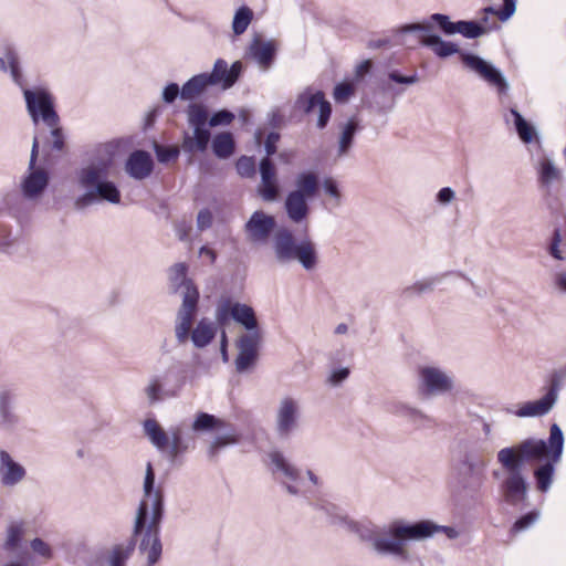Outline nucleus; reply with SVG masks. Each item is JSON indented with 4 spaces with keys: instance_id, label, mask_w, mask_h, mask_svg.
Listing matches in <instances>:
<instances>
[{
    "instance_id": "nucleus-2",
    "label": "nucleus",
    "mask_w": 566,
    "mask_h": 566,
    "mask_svg": "<svg viewBox=\"0 0 566 566\" xmlns=\"http://www.w3.org/2000/svg\"><path fill=\"white\" fill-rule=\"evenodd\" d=\"M335 524H347L361 541L370 544L377 555L395 558H408V542H423L443 533L449 539L459 537V532L451 526L439 525L432 520H419L409 522L396 518L385 525H376L369 521L354 522L345 516L336 515Z\"/></svg>"
},
{
    "instance_id": "nucleus-34",
    "label": "nucleus",
    "mask_w": 566,
    "mask_h": 566,
    "mask_svg": "<svg viewBox=\"0 0 566 566\" xmlns=\"http://www.w3.org/2000/svg\"><path fill=\"white\" fill-rule=\"evenodd\" d=\"M105 174V168L101 166L91 165L78 172V182L82 187L92 190L96 188Z\"/></svg>"
},
{
    "instance_id": "nucleus-12",
    "label": "nucleus",
    "mask_w": 566,
    "mask_h": 566,
    "mask_svg": "<svg viewBox=\"0 0 566 566\" xmlns=\"http://www.w3.org/2000/svg\"><path fill=\"white\" fill-rule=\"evenodd\" d=\"M460 57L465 67L475 73L490 86L494 87L499 94H505L507 92L509 83L505 76L492 63L471 53H461Z\"/></svg>"
},
{
    "instance_id": "nucleus-46",
    "label": "nucleus",
    "mask_w": 566,
    "mask_h": 566,
    "mask_svg": "<svg viewBox=\"0 0 566 566\" xmlns=\"http://www.w3.org/2000/svg\"><path fill=\"white\" fill-rule=\"evenodd\" d=\"M516 11V0H503V6L500 9L488 7L484 12L496 15L501 21H507Z\"/></svg>"
},
{
    "instance_id": "nucleus-38",
    "label": "nucleus",
    "mask_w": 566,
    "mask_h": 566,
    "mask_svg": "<svg viewBox=\"0 0 566 566\" xmlns=\"http://www.w3.org/2000/svg\"><path fill=\"white\" fill-rule=\"evenodd\" d=\"M565 237L566 233H563V231L559 228H555L553 230V234L549 239V242L547 243L546 249L548 254L557 261L566 260V253L562 244Z\"/></svg>"
},
{
    "instance_id": "nucleus-6",
    "label": "nucleus",
    "mask_w": 566,
    "mask_h": 566,
    "mask_svg": "<svg viewBox=\"0 0 566 566\" xmlns=\"http://www.w3.org/2000/svg\"><path fill=\"white\" fill-rule=\"evenodd\" d=\"M303 415L302 399L293 395L279 398L274 410V431L282 439H290L301 427Z\"/></svg>"
},
{
    "instance_id": "nucleus-56",
    "label": "nucleus",
    "mask_w": 566,
    "mask_h": 566,
    "mask_svg": "<svg viewBox=\"0 0 566 566\" xmlns=\"http://www.w3.org/2000/svg\"><path fill=\"white\" fill-rule=\"evenodd\" d=\"M11 230L3 223H0V251L10 253L13 240L10 239Z\"/></svg>"
},
{
    "instance_id": "nucleus-59",
    "label": "nucleus",
    "mask_w": 566,
    "mask_h": 566,
    "mask_svg": "<svg viewBox=\"0 0 566 566\" xmlns=\"http://www.w3.org/2000/svg\"><path fill=\"white\" fill-rule=\"evenodd\" d=\"M51 127L52 149L61 151L64 148V134L62 128L57 125Z\"/></svg>"
},
{
    "instance_id": "nucleus-4",
    "label": "nucleus",
    "mask_w": 566,
    "mask_h": 566,
    "mask_svg": "<svg viewBox=\"0 0 566 566\" xmlns=\"http://www.w3.org/2000/svg\"><path fill=\"white\" fill-rule=\"evenodd\" d=\"M273 250L280 263L298 261L305 270H312L317 262L314 243L307 238L297 241L292 231L285 227L274 231Z\"/></svg>"
},
{
    "instance_id": "nucleus-22",
    "label": "nucleus",
    "mask_w": 566,
    "mask_h": 566,
    "mask_svg": "<svg viewBox=\"0 0 566 566\" xmlns=\"http://www.w3.org/2000/svg\"><path fill=\"white\" fill-rule=\"evenodd\" d=\"M241 71L242 63L240 61H235L229 69L228 63L224 60L218 59L214 62L212 72L208 73V78H210L211 85L221 84L222 87L227 90L237 82Z\"/></svg>"
},
{
    "instance_id": "nucleus-58",
    "label": "nucleus",
    "mask_w": 566,
    "mask_h": 566,
    "mask_svg": "<svg viewBox=\"0 0 566 566\" xmlns=\"http://www.w3.org/2000/svg\"><path fill=\"white\" fill-rule=\"evenodd\" d=\"M349 369L347 367H340L333 369L328 376V384L332 386H339L349 376Z\"/></svg>"
},
{
    "instance_id": "nucleus-5",
    "label": "nucleus",
    "mask_w": 566,
    "mask_h": 566,
    "mask_svg": "<svg viewBox=\"0 0 566 566\" xmlns=\"http://www.w3.org/2000/svg\"><path fill=\"white\" fill-rule=\"evenodd\" d=\"M270 469L274 479L284 490L294 496H306L311 490L306 486L304 474L285 454L279 450L269 453Z\"/></svg>"
},
{
    "instance_id": "nucleus-10",
    "label": "nucleus",
    "mask_w": 566,
    "mask_h": 566,
    "mask_svg": "<svg viewBox=\"0 0 566 566\" xmlns=\"http://www.w3.org/2000/svg\"><path fill=\"white\" fill-rule=\"evenodd\" d=\"M25 105L32 122L36 125L40 119L46 126L57 125L60 117L54 109L52 95L44 88L23 90Z\"/></svg>"
},
{
    "instance_id": "nucleus-16",
    "label": "nucleus",
    "mask_w": 566,
    "mask_h": 566,
    "mask_svg": "<svg viewBox=\"0 0 566 566\" xmlns=\"http://www.w3.org/2000/svg\"><path fill=\"white\" fill-rule=\"evenodd\" d=\"M189 266L185 262L172 264L168 271V289L171 293L180 294L182 298L186 296L199 297V291L192 280L188 277Z\"/></svg>"
},
{
    "instance_id": "nucleus-41",
    "label": "nucleus",
    "mask_w": 566,
    "mask_h": 566,
    "mask_svg": "<svg viewBox=\"0 0 566 566\" xmlns=\"http://www.w3.org/2000/svg\"><path fill=\"white\" fill-rule=\"evenodd\" d=\"M559 170L554 166L552 160L544 159L541 163L539 181L543 186L549 187L554 181L559 179Z\"/></svg>"
},
{
    "instance_id": "nucleus-42",
    "label": "nucleus",
    "mask_w": 566,
    "mask_h": 566,
    "mask_svg": "<svg viewBox=\"0 0 566 566\" xmlns=\"http://www.w3.org/2000/svg\"><path fill=\"white\" fill-rule=\"evenodd\" d=\"M307 199L300 191H291L285 200L286 212H307Z\"/></svg>"
},
{
    "instance_id": "nucleus-28",
    "label": "nucleus",
    "mask_w": 566,
    "mask_h": 566,
    "mask_svg": "<svg viewBox=\"0 0 566 566\" xmlns=\"http://www.w3.org/2000/svg\"><path fill=\"white\" fill-rule=\"evenodd\" d=\"M217 333L216 324L209 318H201L197 326L191 329L190 335L193 345L203 348L211 343Z\"/></svg>"
},
{
    "instance_id": "nucleus-13",
    "label": "nucleus",
    "mask_w": 566,
    "mask_h": 566,
    "mask_svg": "<svg viewBox=\"0 0 566 566\" xmlns=\"http://www.w3.org/2000/svg\"><path fill=\"white\" fill-rule=\"evenodd\" d=\"M295 108L304 114H311L318 108L316 126L319 129H324L327 126L332 114L331 103L325 99L324 93L321 91L313 92L311 88L305 90L297 96Z\"/></svg>"
},
{
    "instance_id": "nucleus-9",
    "label": "nucleus",
    "mask_w": 566,
    "mask_h": 566,
    "mask_svg": "<svg viewBox=\"0 0 566 566\" xmlns=\"http://www.w3.org/2000/svg\"><path fill=\"white\" fill-rule=\"evenodd\" d=\"M231 318L244 327V334H263L254 310L251 306L234 302L230 298L221 300L216 308L217 323L223 326L228 324Z\"/></svg>"
},
{
    "instance_id": "nucleus-47",
    "label": "nucleus",
    "mask_w": 566,
    "mask_h": 566,
    "mask_svg": "<svg viewBox=\"0 0 566 566\" xmlns=\"http://www.w3.org/2000/svg\"><path fill=\"white\" fill-rule=\"evenodd\" d=\"M192 231V220H187L185 217H182L181 219L175 221V232L180 241L191 242Z\"/></svg>"
},
{
    "instance_id": "nucleus-3",
    "label": "nucleus",
    "mask_w": 566,
    "mask_h": 566,
    "mask_svg": "<svg viewBox=\"0 0 566 566\" xmlns=\"http://www.w3.org/2000/svg\"><path fill=\"white\" fill-rule=\"evenodd\" d=\"M164 516V495L155 488V471L147 462L143 483V497L137 509L133 536L126 543L115 545L108 556V566H125L135 549V537L142 536L139 551L147 557L148 566H154L160 558V523Z\"/></svg>"
},
{
    "instance_id": "nucleus-61",
    "label": "nucleus",
    "mask_w": 566,
    "mask_h": 566,
    "mask_svg": "<svg viewBox=\"0 0 566 566\" xmlns=\"http://www.w3.org/2000/svg\"><path fill=\"white\" fill-rule=\"evenodd\" d=\"M389 80L399 84L412 85L419 81L418 75L415 73L409 76L401 75L398 71H391L388 74Z\"/></svg>"
},
{
    "instance_id": "nucleus-43",
    "label": "nucleus",
    "mask_w": 566,
    "mask_h": 566,
    "mask_svg": "<svg viewBox=\"0 0 566 566\" xmlns=\"http://www.w3.org/2000/svg\"><path fill=\"white\" fill-rule=\"evenodd\" d=\"M188 448L189 444L182 440L180 428L171 429L169 446L167 448L169 457L174 459Z\"/></svg>"
},
{
    "instance_id": "nucleus-39",
    "label": "nucleus",
    "mask_w": 566,
    "mask_h": 566,
    "mask_svg": "<svg viewBox=\"0 0 566 566\" xmlns=\"http://www.w3.org/2000/svg\"><path fill=\"white\" fill-rule=\"evenodd\" d=\"M389 411L396 416L411 420L426 418V415L420 409L400 401L392 402L389 407Z\"/></svg>"
},
{
    "instance_id": "nucleus-32",
    "label": "nucleus",
    "mask_w": 566,
    "mask_h": 566,
    "mask_svg": "<svg viewBox=\"0 0 566 566\" xmlns=\"http://www.w3.org/2000/svg\"><path fill=\"white\" fill-rule=\"evenodd\" d=\"M25 533V523L23 521H12L6 528V538L3 549L10 553L15 552L22 544Z\"/></svg>"
},
{
    "instance_id": "nucleus-31",
    "label": "nucleus",
    "mask_w": 566,
    "mask_h": 566,
    "mask_svg": "<svg viewBox=\"0 0 566 566\" xmlns=\"http://www.w3.org/2000/svg\"><path fill=\"white\" fill-rule=\"evenodd\" d=\"M143 427L154 447L159 451H166L169 446V437L159 423L155 419L148 418L144 421Z\"/></svg>"
},
{
    "instance_id": "nucleus-49",
    "label": "nucleus",
    "mask_w": 566,
    "mask_h": 566,
    "mask_svg": "<svg viewBox=\"0 0 566 566\" xmlns=\"http://www.w3.org/2000/svg\"><path fill=\"white\" fill-rule=\"evenodd\" d=\"M8 57L10 60V62H11V67H10L9 72H10V76H11L12 81L19 87L24 90L25 88L24 87L25 83H24V78H23V75H22V72H21V69H20V57H19V54L18 53H10Z\"/></svg>"
},
{
    "instance_id": "nucleus-52",
    "label": "nucleus",
    "mask_w": 566,
    "mask_h": 566,
    "mask_svg": "<svg viewBox=\"0 0 566 566\" xmlns=\"http://www.w3.org/2000/svg\"><path fill=\"white\" fill-rule=\"evenodd\" d=\"M237 171L241 177H253L255 174V161L252 157L242 156L237 161Z\"/></svg>"
},
{
    "instance_id": "nucleus-25",
    "label": "nucleus",
    "mask_w": 566,
    "mask_h": 566,
    "mask_svg": "<svg viewBox=\"0 0 566 566\" xmlns=\"http://www.w3.org/2000/svg\"><path fill=\"white\" fill-rule=\"evenodd\" d=\"M275 53V43L273 41H263L260 38H254L248 50V55L252 57L263 71L271 67Z\"/></svg>"
},
{
    "instance_id": "nucleus-54",
    "label": "nucleus",
    "mask_w": 566,
    "mask_h": 566,
    "mask_svg": "<svg viewBox=\"0 0 566 566\" xmlns=\"http://www.w3.org/2000/svg\"><path fill=\"white\" fill-rule=\"evenodd\" d=\"M154 149L159 163H168L179 155V150L176 147H165L157 143L154 144Z\"/></svg>"
},
{
    "instance_id": "nucleus-55",
    "label": "nucleus",
    "mask_w": 566,
    "mask_h": 566,
    "mask_svg": "<svg viewBox=\"0 0 566 566\" xmlns=\"http://www.w3.org/2000/svg\"><path fill=\"white\" fill-rule=\"evenodd\" d=\"M437 283H438V279H436V277L424 279L422 281L416 282L413 285L408 287L407 291L417 293V294L430 292L433 290V287Z\"/></svg>"
},
{
    "instance_id": "nucleus-17",
    "label": "nucleus",
    "mask_w": 566,
    "mask_h": 566,
    "mask_svg": "<svg viewBox=\"0 0 566 566\" xmlns=\"http://www.w3.org/2000/svg\"><path fill=\"white\" fill-rule=\"evenodd\" d=\"M199 297L186 296L182 298L180 308L177 312L175 334L177 340L182 344L190 335L193 321L198 312Z\"/></svg>"
},
{
    "instance_id": "nucleus-21",
    "label": "nucleus",
    "mask_w": 566,
    "mask_h": 566,
    "mask_svg": "<svg viewBox=\"0 0 566 566\" xmlns=\"http://www.w3.org/2000/svg\"><path fill=\"white\" fill-rule=\"evenodd\" d=\"M261 182L258 192L265 201H275L279 197L276 170L272 160L268 157L260 161Z\"/></svg>"
},
{
    "instance_id": "nucleus-15",
    "label": "nucleus",
    "mask_w": 566,
    "mask_h": 566,
    "mask_svg": "<svg viewBox=\"0 0 566 566\" xmlns=\"http://www.w3.org/2000/svg\"><path fill=\"white\" fill-rule=\"evenodd\" d=\"M558 400V387L552 384L546 394L538 400H530L522 403L512 413L518 418H537L551 412Z\"/></svg>"
},
{
    "instance_id": "nucleus-53",
    "label": "nucleus",
    "mask_w": 566,
    "mask_h": 566,
    "mask_svg": "<svg viewBox=\"0 0 566 566\" xmlns=\"http://www.w3.org/2000/svg\"><path fill=\"white\" fill-rule=\"evenodd\" d=\"M30 547L34 554L45 559H50L53 556L52 547L40 537L33 538L30 542Z\"/></svg>"
},
{
    "instance_id": "nucleus-26",
    "label": "nucleus",
    "mask_w": 566,
    "mask_h": 566,
    "mask_svg": "<svg viewBox=\"0 0 566 566\" xmlns=\"http://www.w3.org/2000/svg\"><path fill=\"white\" fill-rule=\"evenodd\" d=\"M154 168L151 156L144 150L132 153L126 161L127 174L138 180L147 178Z\"/></svg>"
},
{
    "instance_id": "nucleus-11",
    "label": "nucleus",
    "mask_w": 566,
    "mask_h": 566,
    "mask_svg": "<svg viewBox=\"0 0 566 566\" xmlns=\"http://www.w3.org/2000/svg\"><path fill=\"white\" fill-rule=\"evenodd\" d=\"M39 155V139L34 136L28 165V174L22 179L20 188L28 199L39 198L49 185V172L41 167H35Z\"/></svg>"
},
{
    "instance_id": "nucleus-1",
    "label": "nucleus",
    "mask_w": 566,
    "mask_h": 566,
    "mask_svg": "<svg viewBox=\"0 0 566 566\" xmlns=\"http://www.w3.org/2000/svg\"><path fill=\"white\" fill-rule=\"evenodd\" d=\"M564 450V434L557 423L549 429L548 441L543 439H526L515 446L505 447L496 454L504 473L499 485L500 493L505 503L517 506L525 502L528 495V483L523 467L526 462L547 461L534 470L536 488L546 493L554 481L555 464H557Z\"/></svg>"
},
{
    "instance_id": "nucleus-7",
    "label": "nucleus",
    "mask_w": 566,
    "mask_h": 566,
    "mask_svg": "<svg viewBox=\"0 0 566 566\" xmlns=\"http://www.w3.org/2000/svg\"><path fill=\"white\" fill-rule=\"evenodd\" d=\"M418 390L424 397H438L455 389L452 371L433 364L419 366L417 370Z\"/></svg>"
},
{
    "instance_id": "nucleus-24",
    "label": "nucleus",
    "mask_w": 566,
    "mask_h": 566,
    "mask_svg": "<svg viewBox=\"0 0 566 566\" xmlns=\"http://www.w3.org/2000/svg\"><path fill=\"white\" fill-rule=\"evenodd\" d=\"M119 198L120 195L116 186L111 181H103L96 185L95 189L87 190L83 196H81L77 199L76 205L82 209L98 201L99 199L116 203L119 202Z\"/></svg>"
},
{
    "instance_id": "nucleus-60",
    "label": "nucleus",
    "mask_w": 566,
    "mask_h": 566,
    "mask_svg": "<svg viewBox=\"0 0 566 566\" xmlns=\"http://www.w3.org/2000/svg\"><path fill=\"white\" fill-rule=\"evenodd\" d=\"M354 90L348 83L337 84L334 88V98L336 102H345L353 94Z\"/></svg>"
},
{
    "instance_id": "nucleus-20",
    "label": "nucleus",
    "mask_w": 566,
    "mask_h": 566,
    "mask_svg": "<svg viewBox=\"0 0 566 566\" xmlns=\"http://www.w3.org/2000/svg\"><path fill=\"white\" fill-rule=\"evenodd\" d=\"M175 364L168 365L167 369L161 374H155L149 377L148 384L144 388L149 405L161 401L165 397L175 395V390L166 388L170 377L174 374Z\"/></svg>"
},
{
    "instance_id": "nucleus-19",
    "label": "nucleus",
    "mask_w": 566,
    "mask_h": 566,
    "mask_svg": "<svg viewBox=\"0 0 566 566\" xmlns=\"http://www.w3.org/2000/svg\"><path fill=\"white\" fill-rule=\"evenodd\" d=\"M274 229L275 220L271 214H251L245 223L247 238L255 244L266 243Z\"/></svg>"
},
{
    "instance_id": "nucleus-27",
    "label": "nucleus",
    "mask_w": 566,
    "mask_h": 566,
    "mask_svg": "<svg viewBox=\"0 0 566 566\" xmlns=\"http://www.w3.org/2000/svg\"><path fill=\"white\" fill-rule=\"evenodd\" d=\"M420 43L423 46L430 48L437 56L442 59L451 56L455 53H462L455 43L443 41L437 34L422 35L420 38Z\"/></svg>"
},
{
    "instance_id": "nucleus-48",
    "label": "nucleus",
    "mask_w": 566,
    "mask_h": 566,
    "mask_svg": "<svg viewBox=\"0 0 566 566\" xmlns=\"http://www.w3.org/2000/svg\"><path fill=\"white\" fill-rule=\"evenodd\" d=\"M538 518H539L538 511L528 512L515 521L511 531H512V533H520V532L526 531L533 524H535Z\"/></svg>"
},
{
    "instance_id": "nucleus-45",
    "label": "nucleus",
    "mask_w": 566,
    "mask_h": 566,
    "mask_svg": "<svg viewBox=\"0 0 566 566\" xmlns=\"http://www.w3.org/2000/svg\"><path fill=\"white\" fill-rule=\"evenodd\" d=\"M458 32L468 39H475L486 32V29L475 21H458Z\"/></svg>"
},
{
    "instance_id": "nucleus-40",
    "label": "nucleus",
    "mask_w": 566,
    "mask_h": 566,
    "mask_svg": "<svg viewBox=\"0 0 566 566\" xmlns=\"http://www.w3.org/2000/svg\"><path fill=\"white\" fill-rule=\"evenodd\" d=\"M514 117V124L520 138L524 143H531L534 139V128L524 119V117L514 108L511 109Z\"/></svg>"
},
{
    "instance_id": "nucleus-51",
    "label": "nucleus",
    "mask_w": 566,
    "mask_h": 566,
    "mask_svg": "<svg viewBox=\"0 0 566 566\" xmlns=\"http://www.w3.org/2000/svg\"><path fill=\"white\" fill-rule=\"evenodd\" d=\"M430 19L448 35L455 34L458 32V22L450 21V18L446 14L433 13Z\"/></svg>"
},
{
    "instance_id": "nucleus-63",
    "label": "nucleus",
    "mask_w": 566,
    "mask_h": 566,
    "mask_svg": "<svg viewBox=\"0 0 566 566\" xmlns=\"http://www.w3.org/2000/svg\"><path fill=\"white\" fill-rule=\"evenodd\" d=\"M454 198H455V191L450 187H444L438 191L436 200L440 205L446 206V205L450 203L451 201H453Z\"/></svg>"
},
{
    "instance_id": "nucleus-62",
    "label": "nucleus",
    "mask_w": 566,
    "mask_h": 566,
    "mask_svg": "<svg viewBox=\"0 0 566 566\" xmlns=\"http://www.w3.org/2000/svg\"><path fill=\"white\" fill-rule=\"evenodd\" d=\"M181 90L179 88L178 84L170 83L168 84L164 91H163V99L167 104H171L175 102V99L180 94Z\"/></svg>"
},
{
    "instance_id": "nucleus-14",
    "label": "nucleus",
    "mask_w": 566,
    "mask_h": 566,
    "mask_svg": "<svg viewBox=\"0 0 566 566\" xmlns=\"http://www.w3.org/2000/svg\"><path fill=\"white\" fill-rule=\"evenodd\" d=\"M263 340V334H241L237 342L238 356L235 358V369L238 373H244L251 368L256 358L258 352Z\"/></svg>"
},
{
    "instance_id": "nucleus-29",
    "label": "nucleus",
    "mask_w": 566,
    "mask_h": 566,
    "mask_svg": "<svg viewBox=\"0 0 566 566\" xmlns=\"http://www.w3.org/2000/svg\"><path fill=\"white\" fill-rule=\"evenodd\" d=\"M193 128L192 136L186 135L184 140V149L187 151H205L210 142V132L207 126H191Z\"/></svg>"
},
{
    "instance_id": "nucleus-23",
    "label": "nucleus",
    "mask_w": 566,
    "mask_h": 566,
    "mask_svg": "<svg viewBox=\"0 0 566 566\" xmlns=\"http://www.w3.org/2000/svg\"><path fill=\"white\" fill-rule=\"evenodd\" d=\"M15 395L9 388L0 389V430L13 432L20 422L19 416L14 412Z\"/></svg>"
},
{
    "instance_id": "nucleus-33",
    "label": "nucleus",
    "mask_w": 566,
    "mask_h": 566,
    "mask_svg": "<svg viewBox=\"0 0 566 566\" xmlns=\"http://www.w3.org/2000/svg\"><path fill=\"white\" fill-rule=\"evenodd\" d=\"M358 129V124L354 119H349L343 127L338 139L337 158H343L348 155L353 144L354 137Z\"/></svg>"
},
{
    "instance_id": "nucleus-37",
    "label": "nucleus",
    "mask_w": 566,
    "mask_h": 566,
    "mask_svg": "<svg viewBox=\"0 0 566 566\" xmlns=\"http://www.w3.org/2000/svg\"><path fill=\"white\" fill-rule=\"evenodd\" d=\"M253 19V11L247 7L242 6L240 7L233 17L232 21V30L235 35L243 34L247 29L249 28L251 21Z\"/></svg>"
},
{
    "instance_id": "nucleus-50",
    "label": "nucleus",
    "mask_w": 566,
    "mask_h": 566,
    "mask_svg": "<svg viewBox=\"0 0 566 566\" xmlns=\"http://www.w3.org/2000/svg\"><path fill=\"white\" fill-rule=\"evenodd\" d=\"M430 19L448 35L455 34L458 32V22L450 21V18L446 14L433 13Z\"/></svg>"
},
{
    "instance_id": "nucleus-8",
    "label": "nucleus",
    "mask_w": 566,
    "mask_h": 566,
    "mask_svg": "<svg viewBox=\"0 0 566 566\" xmlns=\"http://www.w3.org/2000/svg\"><path fill=\"white\" fill-rule=\"evenodd\" d=\"M192 430L197 432L217 430L219 432L209 446V454L212 458L222 448L238 442L235 430L229 422L207 412H199L196 416Z\"/></svg>"
},
{
    "instance_id": "nucleus-36",
    "label": "nucleus",
    "mask_w": 566,
    "mask_h": 566,
    "mask_svg": "<svg viewBox=\"0 0 566 566\" xmlns=\"http://www.w3.org/2000/svg\"><path fill=\"white\" fill-rule=\"evenodd\" d=\"M212 149L217 157L228 158L234 151V140L230 133L224 132L214 136L212 140Z\"/></svg>"
},
{
    "instance_id": "nucleus-30",
    "label": "nucleus",
    "mask_w": 566,
    "mask_h": 566,
    "mask_svg": "<svg viewBox=\"0 0 566 566\" xmlns=\"http://www.w3.org/2000/svg\"><path fill=\"white\" fill-rule=\"evenodd\" d=\"M210 85L211 83L210 78H208V73L195 75L184 84L180 97L186 101H191L200 96Z\"/></svg>"
},
{
    "instance_id": "nucleus-35",
    "label": "nucleus",
    "mask_w": 566,
    "mask_h": 566,
    "mask_svg": "<svg viewBox=\"0 0 566 566\" xmlns=\"http://www.w3.org/2000/svg\"><path fill=\"white\" fill-rule=\"evenodd\" d=\"M295 186L296 191H300L307 198H312L318 190V177L314 172H301L295 179Z\"/></svg>"
},
{
    "instance_id": "nucleus-44",
    "label": "nucleus",
    "mask_w": 566,
    "mask_h": 566,
    "mask_svg": "<svg viewBox=\"0 0 566 566\" xmlns=\"http://www.w3.org/2000/svg\"><path fill=\"white\" fill-rule=\"evenodd\" d=\"M188 123L190 126H207L208 112L199 104H190L187 109Z\"/></svg>"
},
{
    "instance_id": "nucleus-57",
    "label": "nucleus",
    "mask_w": 566,
    "mask_h": 566,
    "mask_svg": "<svg viewBox=\"0 0 566 566\" xmlns=\"http://www.w3.org/2000/svg\"><path fill=\"white\" fill-rule=\"evenodd\" d=\"M234 115L229 111H219L209 119V126L228 125L232 122Z\"/></svg>"
},
{
    "instance_id": "nucleus-18",
    "label": "nucleus",
    "mask_w": 566,
    "mask_h": 566,
    "mask_svg": "<svg viewBox=\"0 0 566 566\" xmlns=\"http://www.w3.org/2000/svg\"><path fill=\"white\" fill-rule=\"evenodd\" d=\"M27 476L25 468L15 461L4 449L0 450V484L3 488H14Z\"/></svg>"
},
{
    "instance_id": "nucleus-64",
    "label": "nucleus",
    "mask_w": 566,
    "mask_h": 566,
    "mask_svg": "<svg viewBox=\"0 0 566 566\" xmlns=\"http://www.w3.org/2000/svg\"><path fill=\"white\" fill-rule=\"evenodd\" d=\"M553 282L558 291L566 293V271H556L553 275Z\"/></svg>"
}]
</instances>
